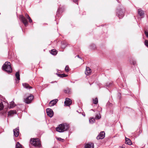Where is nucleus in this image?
Masks as SVG:
<instances>
[{
    "mask_svg": "<svg viewBox=\"0 0 148 148\" xmlns=\"http://www.w3.org/2000/svg\"><path fill=\"white\" fill-rule=\"evenodd\" d=\"M69 128V125L66 123H63L59 125L58 127L56 128L57 131L59 132H62L66 131Z\"/></svg>",
    "mask_w": 148,
    "mask_h": 148,
    "instance_id": "1",
    "label": "nucleus"
},
{
    "mask_svg": "<svg viewBox=\"0 0 148 148\" xmlns=\"http://www.w3.org/2000/svg\"><path fill=\"white\" fill-rule=\"evenodd\" d=\"M2 68L3 70L8 73H11L12 72V69L10 62H6L3 65Z\"/></svg>",
    "mask_w": 148,
    "mask_h": 148,
    "instance_id": "2",
    "label": "nucleus"
},
{
    "mask_svg": "<svg viewBox=\"0 0 148 148\" xmlns=\"http://www.w3.org/2000/svg\"><path fill=\"white\" fill-rule=\"evenodd\" d=\"M125 9L122 7L119 6L117 8L116 13L119 18H122L124 15Z\"/></svg>",
    "mask_w": 148,
    "mask_h": 148,
    "instance_id": "3",
    "label": "nucleus"
},
{
    "mask_svg": "<svg viewBox=\"0 0 148 148\" xmlns=\"http://www.w3.org/2000/svg\"><path fill=\"white\" fill-rule=\"evenodd\" d=\"M37 139L36 138H31L30 141L29 146L31 147L32 146H34L35 147L37 146Z\"/></svg>",
    "mask_w": 148,
    "mask_h": 148,
    "instance_id": "4",
    "label": "nucleus"
},
{
    "mask_svg": "<svg viewBox=\"0 0 148 148\" xmlns=\"http://www.w3.org/2000/svg\"><path fill=\"white\" fill-rule=\"evenodd\" d=\"M19 17L20 19H21L22 21L25 26H26L27 25L28 22L27 19H26L25 17L23 15H20L19 16Z\"/></svg>",
    "mask_w": 148,
    "mask_h": 148,
    "instance_id": "5",
    "label": "nucleus"
},
{
    "mask_svg": "<svg viewBox=\"0 0 148 148\" xmlns=\"http://www.w3.org/2000/svg\"><path fill=\"white\" fill-rule=\"evenodd\" d=\"M47 115L50 117H52L53 115V112L52 110L50 108H47L46 110Z\"/></svg>",
    "mask_w": 148,
    "mask_h": 148,
    "instance_id": "6",
    "label": "nucleus"
},
{
    "mask_svg": "<svg viewBox=\"0 0 148 148\" xmlns=\"http://www.w3.org/2000/svg\"><path fill=\"white\" fill-rule=\"evenodd\" d=\"M33 98V96L31 95L30 96L27 97L25 99V101L27 103H31Z\"/></svg>",
    "mask_w": 148,
    "mask_h": 148,
    "instance_id": "7",
    "label": "nucleus"
},
{
    "mask_svg": "<svg viewBox=\"0 0 148 148\" xmlns=\"http://www.w3.org/2000/svg\"><path fill=\"white\" fill-rule=\"evenodd\" d=\"M105 137V133L103 131L100 132V134L98 135L97 137V138L98 140L103 139Z\"/></svg>",
    "mask_w": 148,
    "mask_h": 148,
    "instance_id": "8",
    "label": "nucleus"
},
{
    "mask_svg": "<svg viewBox=\"0 0 148 148\" xmlns=\"http://www.w3.org/2000/svg\"><path fill=\"white\" fill-rule=\"evenodd\" d=\"M58 100L57 99H55L51 101L49 104V106L51 107L54 106L58 101Z\"/></svg>",
    "mask_w": 148,
    "mask_h": 148,
    "instance_id": "9",
    "label": "nucleus"
},
{
    "mask_svg": "<svg viewBox=\"0 0 148 148\" xmlns=\"http://www.w3.org/2000/svg\"><path fill=\"white\" fill-rule=\"evenodd\" d=\"M72 103L71 99L69 98H66L64 101V104L66 106H69Z\"/></svg>",
    "mask_w": 148,
    "mask_h": 148,
    "instance_id": "10",
    "label": "nucleus"
},
{
    "mask_svg": "<svg viewBox=\"0 0 148 148\" xmlns=\"http://www.w3.org/2000/svg\"><path fill=\"white\" fill-rule=\"evenodd\" d=\"M13 132L14 136L17 137L18 136L19 133V128L17 127L13 130Z\"/></svg>",
    "mask_w": 148,
    "mask_h": 148,
    "instance_id": "11",
    "label": "nucleus"
},
{
    "mask_svg": "<svg viewBox=\"0 0 148 148\" xmlns=\"http://www.w3.org/2000/svg\"><path fill=\"white\" fill-rule=\"evenodd\" d=\"M138 13L141 18L144 17V11L140 9H139L138 10Z\"/></svg>",
    "mask_w": 148,
    "mask_h": 148,
    "instance_id": "12",
    "label": "nucleus"
},
{
    "mask_svg": "<svg viewBox=\"0 0 148 148\" xmlns=\"http://www.w3.org/2000/svg\"><path fill=\"white\" fill-rule=\"evenodd\" d=\"M94 144L92 143L87 144L85 146V148H94Z\"/></svg>",
    "mask_w": 148,
    "mask_h": 148,
    "instance_id": "13",
    "label": "nucleus"
},
{
    "mask_svg": "<svg viewBox=\"0 0 148 148\" xmlns=\"http://www.w3.org/2000/svg\"><path fill=\"white\" fill-rule=\"evenodd\" d=\"M91 69L89 67H87L86 69V71L85 72V74L87 75H89L91 73Z\"/></svg>",
    "mask_w": 148,
    "mask_h": 148,
    "instance_id": "14",
    "label": "nucleus"
},
{
    "mask_svg": "<svg viewBox=\"0 0 148 148\" xmlns=\"http://www.w3.org/2000/svg\"><path fill=\"white\" fill-rule=\"evenodd\" d=\"M23 86L24 88L27 89H32V87L30 86L29 84L26 83H23Z\"/></svg>",
    "mask_w": 148,
    "mask_h": 148,
    "instance_id": "15",
    "label": "nucleus"
},
{
    "mask_svg": "<svg viewBox=\"0 0 148 148\" xmlns=\"http://www.w3.org/2000/svg\"><path fill=\"white\" fill-rule=\"evenodd\" d=\"M16 110H10L8 112V116H12L14 114H16Z\"/></svg>",
    "mask_w": 148,
    "mask_h": 148,
    "instance_id": "16",
    "label": "nucleus"
},
{
    "mask_svg": "<svg viewBox=\"0 0 148 148\" xmlns=\"http://www.w3.org/2000/svg\"><path fill=\"white\" fill-rule=\"evenodd\" d=\"M63 9H62V8H60L58 9L57 11V14L56 17L57 16H58L60 15V13L63 12Z\"/></svg>",
    "mask_w": 148,
    "mask_h": 148,
    "instance_id": "17",
    "label": "nucleus"
},
{
    "mask_svg": "<svg viewBox=\"0 0 148 148\" xmlns=\"http://www.w3.org/2000/svg\"><path fill=\"white\" fill-rule=\"evenodd\" d=\"M50 53L53 55L55 56L57 53V51L55 49H53L51 50Z\"/></svg>",
    "mask_w": 148,
    "mask_h": 148,
    "instance_id": "18",
    "label": "nucleus"
},
{
    "mask_svg": "<svg viewBox=\"0 0 148 148\" xmlns=\"http://www.w3.org/2000/svg\"><path fill=\"white\" fill-rule=\"evenodd\" d=\"M125 143L128 145H131L132 144L130 140L126 137H125Z\"/></svg>",
    "mask_w": 148,
    "mask_h": 148,
    "instance_id": "19",
    "label": "nucleus"
},
{
    "mask_svg": "<svg viewBox=\"0 0 148 148\" xmlns=\"http://www.w3.org/2000/svg\"><path fill=\"white\" fill-rule=\"evenodd\" d=\"M64 92L65 93L70 94L71 93V91L70 89L67 88L64 90Z\"/></svg>",
    "mask_w": 148,
    "mask_h": 148,
    "instance_id": "20",
    "label": "nucleus"
},
{
    "mask_svg": "<svg viewBox=\"0 0 148 148\" xmlns=\"http://www.w3.org/2000/svg\"><path fill=\"white\" fill-rule=\"evenodd\" d=\"M38 148H42L40 140L38 138Z\"/></svg>",
    "mask_w": 148,
    "mask_h": 148,
    "instance_id": "21",
    "label": "nucleus"
},
{
    "mask_svg": "<svg viewBox=\"0 0 148 148\" xmlns=\"http://www.w3.org/2000/svg\"><path fill=\"white\" fill-rule=\"evenodd\" d=\"M16 106V105L14 103V101H12L10 104V108H13L15 107Z\"/></svg>",
    "mask_w": 148,
    "mask_h": 148,
    "instance_id": "22",
    "label": "nucleus"
},
{
    "mask_svg": "<svg viewBox=\"0 0 148 148\" xmlns=\"http://www.w3.org/2000/svg\"><path fill=\"white\" fill-rule=\"evenodd\" d=\"M61 47L62 48H64L66 46L67 44L64 41H63L61 42Z\"/></svg>",
    "mask_w": 148,
    "mask_h": 148,
    "instance_id": "23",
    "label": "nucleus"
},
{
    "mask_svg": "<svg viewBox=\"0 0 148 148\" xmlns=\"http://www.w3.org/2000/svg\"><path fill=\"white\" fill-rule=\"evenodd\" d=\"M15 76L18 80H20V74L19 71H18L15 74Z\"/></svg>",
    "mask_w": 148,
    "mask_h": 148,
    "instance_id": "24",
    "label": "nucleus"
},
{
    "mask_svg": "<svg viewBox=\"0 0 148 148\" xmlns=\"http://www.w3.org/2000/svg\"><path fill=\"white\" fill-rule=\"evenodd\" d=\"M56 74L58 76L61 77H66L67 76V75H65L64 74H59L58 73H56Z\"/></svg>",
    "mask_w": 148,
    "mask_h": 148,
    "instance_id": "25",
    "label": "nucleus"
},
{
    "mask_svg": "<svg viewBox=\"0 0 148 148\" xmlns=\"http://www.w3.org/2000/svg\"><path fill=\"white\" fill-rule=\"evenodd\" d=\"M16 148H22L21 145L18 142L16 144Z\"/></svg>",
    "mask_w": 148,
    "mask_h": 148,
    "instance_id": "26",
    "label": "nucleus"
},
{
    "mask_svg": "<svg viewBox=\"0 0 148 148\" xmlns=\"http://www.w3.org/2000/svg\"><path fill=\"white\" fill-rule=\"evenodd\" d=\"M101 118L100 114L99 113L98 114H97L95 117V119L97 120L100 119Z\"/></svg>",
    "mask_w": 148,
    "mask_h": 148,
    "instance_id": "27",
    "label": "nucleus"
},
{
    "mask_svg": "<svg viewBox=\"0 0 148 148\" xmlns=\"http://www.w3.org/2000/svg\"><path fill=\"white\" fill-rule=\"evenodd\" d=\"M90 49H93L95 48L96 47L94 44H92L90 45Z\"/></svg>",
    "mask_w": 148,
    "mask_h": 148,
    "instance_id": "28",
    "label": "nucleus"
},
{
    "mask_svg": "<svg viewBox=\"0 0 148 148\" xmlns=\"http://www.w3.org/2000/svg\"><path fill=\"white\" fill-rule=\"evenodd\" d=\"M95 119L93 118H92L91 119H89V122L90 123L92 124L94 123L95 121Z\"/></svg>",
    "mask_w": 148,
    "mask_h": 148,
    "instance_id": "29",
    "label": "nucleus"
},
{
    "mask_svg": "<svg viewBox=\"0 0 148 148\" xmlns=\"http://www.w3.org/2000/svg\"><path fill=\"white\" fill-rule=\"evenodd\" d=\"M4 108V106L3 103L1 102L0 103V110L3 109Z\"/></svg>",
    "mask_w": 148,
    "mask_h": 148,
    "instance_id": "30",
    "label": "nucleus"
},
{
    "mask_svg": "<svg viewBox=\"0 0 148 148\" xmlns=\"http://www.w3.org/2000/svg\"><path fill=\"white\" fill-rule=\"evenodd\" d=\"M93 103L95 104H97L98 102V99L97 98H96L95 99H93Z\"/></svg>",
    "mask_w": 148,
    "mask_h": 148,
    "instance_id": "31",
    "label": "nucleus"
},
{
    "mask_svg": "<svg viewBox=\"0 0 148 148\" xmlns=\"http://www.w3.org/2000/svg\"><path fill=\"white\" fill-rule=\"evenodd\" d=\"M112 84V83L111 82H108L106 84V86L108 87H110L111 86Z\"/></svg>",
    "mask_w": 148,
    "mask_h": 148,
    "instance_id": "32",
    "label": "nucleus"
},
{
    "mask_svg": "<svg viewBox=\"0 0 148 148\" xmlns=\"http://www.w3.org/2000/svg\"><path fill=\"white\" fill-rule=\"evenodd\" d=\"M65 70L66 72H68L69 71V67L68 66H66Z\"/></svg>",
    "mask_w": 148,
    "mask_h": 148,
    "instance_id": "33",
    "label": "nucleus"
},
{
    "mask_svg": "<svg viewBox=\"0 0 148 148\" xmlns=\"http://www.w3.org/2000/svg\"><path fill=\"white\" fill-rule=\"evenodd\" d=\"M145 45L148 47V40H146L145 42Z\"/></svg>",
    "mask_w": 148,
    "mask_h": 148,
    "instance_id": "34",
    "label": "nucleus"
},
{
    "mask_svg": "<svg viewBox=\"0 0 148 148\" xmlns=\"http://www.w3.org/2000/svg\"><path fill=\"white\" fill-rule=\"evenodd\" d=\"M25 17L27 18V19L29 18V15L28 14H26L25 15Z\"/></svg>",
    "mask_w": 148,
    "mask_h": 148,
    "instance_id": "35",
    "label": "nucleus"
},
{
    "mask_svg": "<svg viewBox=\"0 0 148 148\" xmlns=\"http://www.w3.org/2000/svg\"><path fill=\"white\" fill-rule=\"evenodd\" d=\"M27 19H29V22L31 23L32 22V20L30 17L29 18H28Z\"/></svg>",
    "mask_w": 148,
    "mask_h": 148,
    "instance_id": "36",
    "label": "nucleus"
},
{
    "mask_svg": "<svg viewBox=\"0 0 148 148\" xmlns=\"http://www.w3.org/2000/svg\"><path fill=\"white\" fill-rule=\"evenodd\" d=\"M78 0H73V2L76 3L77 4H78Z\"/></svg>",
    "mask_w": 148,
    "mask_h": 148,
    "instance_id": "37",
    "label": "nucleus"
},
{
    "mask_svg": "<svg viewBox=\"0 0 148 148\" xmlns=\"http://www.w3.org/2000/svg\"><path fill=\"white\" fill-rule=\"evenodd\" d=\"M57 139H58V140H60V141H61L62 140H63V139H62L61 138H58Z\"/></svg>",
    "mask_w": 148,
    "mask_h": 148,
    "instance_id": "38",
    "label": "nucleus"
},
{
    "mask_svg": "<svg viewBox=\"0 0 148 148\" xmlns=\"http://www.w3.org/2000/svg\"><path fill=\"white\" fill-rule=\"evenodd\" d=\"M78 57L79 58H80V59H81V60H82V58H81L80 57H79V55H77V56H76L75 57Z\"/></svg>",
    "mask_w": 148,
    "mask_h": 148,
    "instance_id": "39",
    "label": "nucleus"
},
{
    "mask_svg": "<svg viewBox=\"0 0 148 148\" xmlns=\"http://www.w3.org/2000/svg\"><path fill=\"white\" fill-rule=\"evenodd\" d=\"M82 115L83 116H85V113H82Z\"/></svg>",
    "mask_w": 148,
    "mask_h": 148,
    "instance_id": "40",
    "label": "nucleus"
},
{
    "mask_svg": "<svg viewBox=\"0 0 148 148\" xmlns=\"http://www.w3.org/2000/svg\"><path fill=\"white\" fill-rule=\"evenodd\" d=\"M91 110H92V111H94V110L92 109H91Z\"/></svg>",
    "mask_w": 148,
    "mask_h": 148,
    "instance_id": "41",
    "label": "nucleus"
}]
</instances>
